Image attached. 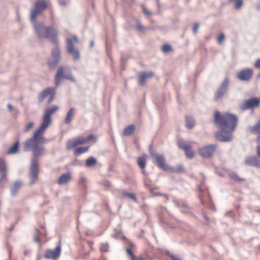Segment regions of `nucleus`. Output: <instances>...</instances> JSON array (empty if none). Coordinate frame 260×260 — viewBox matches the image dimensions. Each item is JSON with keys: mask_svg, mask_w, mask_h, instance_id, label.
I'll use <instances>...</instances> for the list:
<instances>
[{"mask_svg": "<svg viewBox=\"0 0 260 260\" xmlns=\"http://www.w3.org/2000/svg\"><path fill=\"white\" fill-rule=\"evenodd\" d=\"M49 126V109L45 111L43 122L33 133L31 138L28 139L24 143L23 149L26 151L31 149L34 155L38 157L44 153V148L41 145L46 142L44 134Z\"/></svg>", "mask_w": 260, "mask_h": 260, "instance_id": "obj_1", "label": "nucleus"}, {"mask_svg": "<svg viewBox=\"0 0 260 260\" xmlns=\"http://www.w3.org/2000/svg\"><path fill=\"white\" fill-rule=\"evenodd\" d=\"M214 121L221 129V132L215 134L216 139L221 142L231 141L232 139V133L237 126V116L228 113L221 114L216 111L214 113Z\"/></svg>", "mask_w": 260, "mask_h": 260, "instance_id": "obj_2", "label": "nucleus"}, {"mask_svg": "<svg viewBox=\"0 0 260 260\" xmlns=\"http://www.w3.org/2000/svg\"><path fill=\"white\" fill-rule=\"evenodd\" d=\"M50 43L54 44L55 47L52 50L51 55L52 58L50 61V66H56L61 59L60 49L57 44L58 40L57 38V31L56 28L54 27L50 26Z\"/></svg>", "mask_w": 260, "mask_h": 260, "instance_id": "obj_3", "label": "nucleus"}, {"mask_svg": "<svg viewBox=\"0 0 260 260\" xmlns=\"http://www.w3.org/2000/svg\"><path fill=\"white\" fill-rule=\"evenodd\" d=\"M38 39L40 41L48 40L49 38V26L47 21L38 20L32 24Z\"/></svg>", "mask_w": 260, "mask_h": 260, "instance_id": "obj_4", "label": "nucleus"}, {"mask_svg": "<svg viewBox=\"0 0 260 260\" xmlns=\"http://www.w3.org/2000/svg\"><path fill=\"white\" fill-rule=\"evenodd\" d=\"M63 79H68L73 82L76 80L71 74V69L69 66H60L55 75V84L59 86Z\"/></svg>", "mask_w": 260, "mask_h": 260, "instance_id": "obj_5", "label": "nucleus"}, {"mask_svg": "<svg viewBox=\"0 0 260 260\" xmlns=\"http://www.w3.org/2000/svg\"><path fill=\"white\" fill-rule=\"evenodd\" d=\"M47 3L43 1L35 3L34 8L30 10V21L32 24L37 22L36 18L42 15L43 12L47 8Z\"/></svg>", "mask_w": 260, "mask_h": 260, "instance_id": "obj_6", "label": "nucleus"}, {"mask_svg": "<svg viewBox=\"0 0 260 260\" xmlns=\"http://www.w3.org/2000/svg\"><path fill=\"white\" fill-rule=\"evenodd\" d=\"M78 42V39L76 37H73L69 38L67 41V49L69 53L73 57L75 60H78L80 58V53L78 49H75L74 46Z\"/></svg>", "mask_w": 260, "mask_h": 260, "instance_id": "obj_7", "label": "nucleus"}, {"mask_svg": "<svg viewBox=\"0 0 260 260\" xmlns=\"http://www.w3.org/2000/svg\"><path fill=\"white\" fill-rule=\"evenodd\" d=\"M150 154L155 159V162L158 167L167 171H174L173 168L165 164V157L164 155L158 154L153 151H150Z\"/></svg>", "mask_w": 260, "mask_h": 260, "instance_id": "obj_8", "label": "nucleus"}, {"mask_svg": "<svg viewBox=\"0 0 260 260\" xmlns=\"http://www.w3.org/2000/svg\"><path fill=\"white\" fill-rule=\"evenodd\" d=\"M38 162L36 158H34L31 161L30 167L29 179L30 184L32 185L38 179L39 167Z\"/></svg>", "mask_w": 260, "mask_h": 260, "instance_id": "obj_9", "label": "nucleus"}, {"mask_svg": "<svg viewBox=\"0 0 260 260\" xmlns=\"http://www.w3.org/2000/svg\"><path fill=\"white\" fill-rule=\"evenodd\" d=\"M260 104V100L256 98H253L249 100L245 101L240 105V108L242 111H245L247 109L257 107Z\"/></svg>", "mask_w": 260, "mask_h": 260, "instance_id": "obj_10", "label": "nucleus"}, {"mask_svg": "<svg viewBox=\"0 0 260 260\" xmlns=\"http://www.w3.org/2000/svg\"><path fill=\"white\" fill-rule=\"evenodd\" d=\"M253 71L250 68H246L241 70L237 74V78L242 81H249L252 76Z\"/></svg>", "mask_w": 260, "mask_h": 260, "instance_id": "obj_11", "label": "nucleus"}, {"mask_svg": "<svg viewBox=\"0 0 260 260\" xmlns=\"http://www.w3.org/2000/svg\"><path fill=\"white\" fill-rule=\"evenodd\" d=\"M215 150V146L210 145L200 148L199 153L203 157L207 158L212 156Z\"/></svg>", "mask_w": 260, "mask_h": 260, "instance_id": "obj_12", "label": "nucleus"}, {"mask_svg": "<svg viewBox=\"0 0 260 260\" xmlns=\"http://www.w3.org/2000/svg\"><path fill=\"white\" fill-rule=\"evenodd\" d=\"M229 84V80L228 79H225L222 83L221 84V86L217 91L215 95V99L216 100H218L220 99L226 92L228 88Z\"/></svg>", "mask_w": 260, "mask_h": 260, "instance_id": "obj_13", "label": "nucleus"}, {"mask_svg": "<svg viewBox=\"0 0 260 260\" xmlns=\"http://www.w3.org/2000/svg\"><path fill=\"white\" fill-rule=\"evenodd\" d=\"M85 144V141L82 138L78 137L77 139L69 140L66 144V148L68 150H71L75 148L78 145Z\"/></svg>", "mask_w": 260, "mask_h": 260, "instance_id": "obj_14", "label": "nucleus"}, {"mask_svg": "<svg viewBox=\"0 0 260 260\" xmlns=\"http://www.w3.org/2000/svg\"><path fill=\"white\" fill-rule=\"evenodd\" d=\"M73 179L72 174L68 172L62 174L60 176L57 180V183L60 185H64L69 183Z\"/></svg>", "mask_w": 260, "mask_h": 260, "instance_id": "obj_15", "label": "nucleus"}, {"mask_svg": "<svg viewBox=\"0 0 260 260\" xmlns=\"http://www.w3.org/2000/svg\"><path fill=\"white\" fill-rule=\"evenodd\" d=\"M245 162L247 165L260 168V160L255 156H250L247 157L245 160Z\"/></svg>", "mask_w": 260, "mask_h": 260, "instance_id": "obj_16", "label": "nucleus"}, {"mask_svg": "<svg viewBox=\"0 0 260 260\" xmlns=\"http://www.w3.org/2000/svg\"><path fill=\"white\" fill-rule=\"evenodd\" d=\"M154 76L152 72H144L140 75L139 83L141 86L143 85L145 83Z\"/></svg>", "mask_w": 260, "mask_h": 260, "instance_id": "obj_17", "label": "nucleus"}, {"mask_svg": "<svg viewBox=\"0 0 260 260\" xmlns=\"http://www.w3.org/2000/svg\"><path fill=\"white\" fill-rule=\"evenodd\" d=\"M61 249V244H58L54 249L50 250V258H52L54 260L58 259L60 255Z\"/></svg>", "mask_w": 260, "mask_h": 260, "instance_id": "obj_18", "label": "nucleus"}, {"mask_svg": "<svg viewBox=\"0 0 260 260\" xmlns=\"http://www.w3.org/2000/svg\"><path fill=\"white\" fill-rule=\"evenodd\" d=\"M7 168L6 166V163L4 159L0 158V174L1 176L0 177V182L4 180L6 175Z\"/></svg>", "mask_w": 260, "mask_h": 260, "instance_id": "obj_19", "label": "nucleus"}, {"mask_svg": "<svg viewBox=\"0 0 260 260\" xmlns=\"http://www.w3.org/2000/svg\"><path fill=\"white\" fill-rule=\"evenodd\" d=\"M22 183L19 181L16 182L12 186L11 188V193L12 196H15L17 194L18 190L21 186Z\"/></svg>", "mask_w": 260, "mask_h": 260, "instance_id": "obj_20", "label": "nucleus"}, {"mask_svg": "<svg viewBox=\"0 0 260 260\" xmlns=\"http://www.w3.org/2000/svg\"><path fill=\"white\" fill-rule=\"evenodd\" d=\"M249 131L251 134L260 133V119L255 125L249 127Z\"/></svg>", "mask_w": 260, "mask_h": 260, "instance_id": "obj_21", "label": "nucleus"}, {"mask_svg": "<svg viewBox=\"0 0 260 260\" xmlns=\"http://www.w3.org/2000/svg\"><path fill=\"white\" fill-rule=\"evenodd\" d=\"M135 129V126L134 125H129L124 129L123 135L125 136L131 135L134 133Z\"/></svg>", "mask_w": 260, "mask_h": 260, "instance_id": "obj_22", "label": "nucleus"}, {"mask_svg": "<svg viewBox=\"0 0 260 260\" xmlns=\"http://www.w3.org/2000/svg\"><path fill=\"white\" fill-rule=\"evenodd\" d=\"M195 125L194 119L192 117H186V126L189 128L191 129Z\"/></svg>", "mask_w": 260, "mask_h": 260, "instance_id": "obj_23", "label": "nucleus"}, {"mask_svg": "<svg viewBox=\"0 0 260 260\" xmlns=\"http://www.w3.org/2000/svg\"><path fill=\"white\" fill-rule=\"evenodd\" d=\"M48 96L49 88H46L39 94L38 96L39 101L41 103L43 102Z\"/></svg>", "mask_w": 260, "mask_h": 260, "instance_id": "obj_24", "label": "nucleus"}, {"mask_svg": "<svg viewBox=\"0 0 260 260\" xmlns=\"http://www.w3.org/2000/svg\"><path fill=\"white\" fill-rule=\"evenodd\" d=\"M97 162L96 159L93 157H89L86 159L85 165L87 167H91L94 166Z\"/></svg>", "mask_w": 260, "mask_h": 260, "instance_id": "obj_25", "label": "nucleus"}, {"mask_svg": "<svg viewBox=\"0 0 260 260\" xmlns=\"http://www.w3.org/2000/svg\"><path fill=\"white\" fill-rule=\"evenodd\" d=\"M89 147H78L74 151V154L76 155H79L83 153H84L88 151Z\"/></svg>", "mask_w": 260, "mask_h": 260, "instance_id": "obj_26", "label": "nucleus"}, {"mask_svg": "<svg viewBox=\"0 0 260 260\" xmlns=\"http://www.w3.org/2000/svg\"><path fill=\"white\" fill-rule=\"evenodd\" d=\"M146 159L145 156L140 157L138 159V165L142 169H144L146 166Z\"/></svg>", "mask_w": 260, "mask_h": 260, "instance_id": "obj_27", "label": "nucleus"}, {"mask_svg": "<svg viewBox=\"0 0 260 260\" xmlns=\"http://www.w3.org/2000/svg\"><path fill=\"white\" fill-rule=\"evenodd\" d=\"M74 109L73 108L70 109V110L68 112L66 118V123H69L71 121L74 116Z\"/></svg>", "mask_w": 260, "mask_h": 260, "instance_id": "obj_28", "label": "nucleus"}, {"mask_svg": "<svg viewBox=\"0 0 260 260\" xmlns=\"http://www.w3.org/2000/svg\"><path fill=\"white\" fill-rule=\"evenodd\" d=\"M184 151L185 155L188 158L191 159L194 156V153L192 151L189 146H188L187 149L184 150Z\"/></svg>", "mask_w": 260, "mask_h": 260, "instance_id": "obj_29", "label": "nucleus"}, {"mask_svg": "<svg viewBox=\"0 0 260 260\" xmlns=\"http://www.w3.org/2000/svg\"><path fill=\"white\" fill-rule=\"evenodd\" d=\"M19 142H16L14 145L11 147L8 151L9 154H14L17 152L18 148Z\"/></svg>", "mask_w": 260, "mask_h": 260, "instance_id": "obj_30", "label": "nucleus"}, {"mask_svg": "<svg viewBox=\"0 0 260 260\" xmlns=\"http://www.w3.org/2000/svg\"><path fill=\"white\" fill-rule=\"evenodd\" d=\"M178 146L180 149L185 150L187 149L189 145L185 144V141L183 140H179L178 141Z\"/></svg>", "mask_w": 260, "mask_h": 260, "instance_id": "obj_31", "label": "nucleus"}, {"mask_svg": "<svg viewBox=\"0 0 260 260\" xmlns=\"http://www.w3.org/2000/svg\"><path fill=\"white\" fill-rule=\"evenodd\" d=\"M123 196L127 197L128 198L132 200L133 201L136 202L137 201V198L135 194L127 192H123Z\"/></svg>", "mask_w": 260, "mask_h": 260, "instance_id": "obj_32", "label": "nucleus"}, {"mask_svg": "<svg viewBox=\"0 0 260 260\" xmlns=\"http://www.w3.org/2000/svg\"><path fill=\"white\" fill-rule=\"evenodd\" d=\"M34 125V123L32 121H29L28 123H27L24 128V131L25 132H27L31 129Z\"/></svg>", "mask_w": 260, "mask_h": 260, "instance_id": "obj_33", "label": "nucleus"}, {"mask_svg": "<svg viewBox=\"0 0 260 260\" xmlns=\"http://www.w3.org/2000/svg\"><path fill=\"white\" fill-rule=\"evenodd\" d=\"M109 248V244L107 242H104L101 244L100 250L102 252H107Z\"/></svg>", "mask_w": 260, "mask_h": 260, "instance_id": "obj_34", "label": "nucleus"}, {"mask_svg": "<svg viewBox=\"0 0 260 260\" xmlns=\"http://www.w3.org/2000/svg\"><path fill=\"white\" fill-rule=\"evenodd\" d=\"M230 177L231 178H232L233 179H234V180L235 181H241L243 179H241V178H240L238 175L235 173H234V172H232L230 174Z\"/></svg>", "mask_w": 260, "mask_h": 260, "instance_id": "obj_35", "label": "nucleus"}, {"mask_svg": "<svg viewBox=\"0 0 260 260\" xmlns=\"http://www.w3.org/2000/svg\"><path fill=\"white\" fill-rule=\"evenodd\" d=\"M136 27L138 29L142 31L147 29L146 27L143 25L140 21L137 22Z\"/></svg>", "mask_w": 260, "mask_h": 260, "instance_id": "obj_36", "label": "nucleus"}, {"mask_svg": "<svg viewBox=\"0 0 260 260\" xmlns=\"http://www.w3.org/2000/svg\"><path fill=\"white\" fill-rule=\"evenodd\" d=\"M171 47L170 45L165 44L162 47V51L164 53H167L171 50Z\"/></svg>", "mask_w": 260, "mask_h": 260, "instance_id": "obj_37", "label": "nucleus"}, {"mask_svg": "<svg viewBox=\"0 0 260 260\" xmlns=\"http://www.w3.org/2000/svg\"><path fill=\"white\" fill-rule=\"evenodd\" d=\"M81 138H82L83 140H84L85 143H86L89 141L92 140L94 139V136L92 135H90L86 138L81 137Z\"/></svg>", "mask_w": 260, "mask_h": 260, "instance_id": "obj_38", "label": "nucleus"}, {"mask_svg": "<svg viewBox=\"0 0 260 260\" xmlns=\"http://www.w3.org/2000/svg\"><path fill=\"white\" fill-rule=\"evenodd\" d=\"M243 0H237L235 4V8L237 9H240L243 5Z\"/></svg>", "mask_w": 260, "mask_h": 260, "instance_id": "obj_39", "label": "nucleus"}, {"mask_svg": "<svg viewBox=\"0 0 260 260\" xmlns=\"http://www.w3.org/2000/svg\"><path fill=\"white\" fill-rule=\"evenodd\" d=\"M224 40V35L223 33H221L217 39L218 44H221Z\"/></svg>", "mask_w": 260, "mask_h": 260, "instance_id": "obj_40", "label": "nucleus"}, {"mask_svg": "<svg viewBox=\"0 0 260 260\" xmlns=\"http://www.w3.org/2000/svg\"><path fill=\"white\" fill-rule=\"evenodd\" d=\"M50 101L53 98L55 94V91L54 88H50Z\"/></svg>", "mask_w": 260, "mask_h": 260, "instance_id": "obj_41", "label": "nucleus"}, {"mask_svg": "<svg viewBox=\"0 0 260 260\" xmlns=\"http://www.w3.org/2000/svg\"><path fill=\"white\" fill-rule=\"evenodd\" d=\"M173 170H174V171H173L172 172L180 173L183 171V167L181 165H179L177 166L176 169L173 168Z\"/></svg>", "mask_w": 260, "mask_h": 260, "instance_id": "obj_42", "label": "nucleus"}, {"mask_svg": "<svg viewBox=\"0 0 260 260\" xmlns=\"http://www.w3.org/2000/svg\"><path fill=\"white\" fill-rule=\"evenodd\" d=\"M58 110V107L57 106H54L51 108H50V115Z\"/></svg>", "mask_w": 260, "mask_h": 260, "instance_id": "obj_43", "label": "nucleus"}, {"mask_svg": "<svg viewBox=\"0 0 260 260\" xmlns=\"http://www.w3.org/2000/svg\"><path fill=\"white\" fill-rule=\"evenodd\" d=\"M86 182V179L84 177H81L79 180V183L84 184Z\"/></svg>", "mask_w": 260, "mask_h": 260, "instance_id": "obj_44", "label": "nucleus"}, {"mask_svg": "<svg viewBox=\"0 0 260 260\" xmlns=\"http://www.w3.org/2000/svg\"><path fill=\"white\" fill-rule=\"evenodd\" d=\"M254 66L257 69H260V58L256 60L255 62Z\"/></svg>", "mask_w": 260, "mask_h": 260, "instance_id": "obj_45", "label": "nucleus"}, {"mask_svg": "<svg viewBox=\"0 0 260 260\" xmlns=\"http://www.w3.org/2000/svg\"><path fill=\"white\" fill-rule=\"evenodd\" d=\"M59 1V4L61 6H66L68 4L67 2L63 1L62 0H58Z\"/></svg>", "mask_w": 260, "mask_h": 260, "instance_id": "obj_46", "label": "nucleus"}, {"mask_svg": "<svg viewBox=\"0 0 260 260\" xmlns=\"http://www.w3.org/2000/svg\"><path fill=\"white\" fill-rule=\"evenodd\" d=\"M132 260H145L144 258L142 256H139L138 257L133 256L132 257Z\"/></svg>", "mask_w": 260, "mask_h": 260, "instance_id": "obj_47", "label": "nucleus"}, {"mask_svg": "<svg viewBox=\"0 0 260 260\" xmlns=\"http://www.w3.org/2000/svg\"><path fill=\"white\" fill-rule=\"evenodd\" d=\"M199 24H195L193 27V31L194 33H196L198 30L199 28Z\"/></svg>", "mask_w": 260, "mask_h": 260, "instance_id": "obj_48", "label": "nucleus"}, {"mask_svg": "<svg viewBox=\"0 0 260 260\" xmlns=\"http://www.w3.org/2000/svg\"><path fill=\"white\" fill-rule=\"evenodd\" d=\"M127 253L132 256V258L133 257V256H135L133 254L132 251L131 249L127 248L126 249Z\"/></svg>", "mask_w": 260, "mask_h": 260, "instance_id": "obj_49", "label": "nucleus"}, {"mask_svg": "<svg viewBox=\"0 0 260 260\" xmlns=\"http://www.w3.org/2000/svg\"><path fill=\"white\" fill-rule=\"evenodd\" d=\"M256 153L258 156L260 157V145H258L256 148Z\"/></svg>", "mask_w": 260, "mask_h": 260, "instance_id": "obj_50", "label": "nucleus"}, {"mask_svg": "<svg viewBox=\"0 0 260 260\" xmlns=\"http://www.w3.org/2000/svg\"><path fill=\"white\" fill-rule=\"evenodd\" d=\"M143 12L146 14V15H148V14H150V13L149 11H148L146 8H145L144 7H143Z\"/></svg>", "mask_w": 260, "mask_h": 260, "instance_id": "obj_51", "label": "nucleus"}, {"mask_svg": "<svg viewBox=\"0 0 260 260\" xmlns=\"http://www.w3.org/2000/svg\"><path fill=\"white\" fill-rule=\"evenodd\" d=\"M172 259L173 260H182L181 259H180V258L178 257H176L175 256H173L172 257Z\"/></svg>", "mask_w": 260, "mask_h": 260, "instance_id": "obj_52", "label": "nucleus"}, {"mask_svg": "<svg viewBox=\"0 0 260 260\" xmlns=\"http://www.w3.org/2000/svg\"><path fill=\"white\" fill-rule=\"evenodd\" d=\"M34 240H35V241L36 242H38L39 241V237L38 236L36 237L35 238Z\"/></svg>", "mask_w": 260, "mask_h": 260, "instance_id": "obj_53", "label": "nucleus"}, {"mask_svg": "<svg viewBox=\"0 0 260 260\" xmlns=\"http://www.w3.org/2000/svg\"><path fill=\"white\" fill-rule=\"evenodd\" d=\"M8 108L9 109L10 111H11L12 110V109H13V107H12V105H10V104H9L8 105Z\"/></svg>", "mask_w": 260, "mask_h": 260, "instance_id": "obj_54", "label": "nucleus"}, {"mask_svg": "<svg viewBox=\"0 0 260 260\" xmlns=\"http://www.w3.org/2000/svg\"><path fill=\"white\" fill-rule=\"evenodd\" d=\"M94 45V42L93 41H91L90 42V46L91 47H93Z\"/></svg>", "mask_w": 260, "mask_h": 260, "instance_id": "obj_55", "label": "nucleus"}, {"mask_svg": "<svg viewBox=\"0 0 260 260\" xmlns=\"http://www.w3.org/2000/svg\"><path fill=\"white\" fill-rule=\"evenodd\" d=\"M45 256L47 258H49V253L47 252L46 253Z\"/></svg>", "mask_w": 260, "mask_h": 260, "instance_id": "obj_56", "label": "nucleus"}, {"mask_svg": "<svg viewBox=\"0 0 260 260\" xmlns=\"http://www.w3.org/2000/svg\"><path fill=\"white\" fill-rule=\"evenodd\" d=\"M257 78H260V72L257 75Z\"/></svg>", "mask_w": 260, "mask_h": 260, "instance_id": "obj_57", "label": "nucleus"}, {"mask_svg": "<svg viewBox=\"0 0 260 260\" xmlns=\"http://www.w3.org/2000/svg\"><path fill=\"white\" fill-rule=\"evenodd\" d=\"M205 218L206 220L208 221L209 219L206 216H205Z\"/></svg>", "mask_w": 260, "mask_h": 260, "instance_id": "obj_58", "label": "nucleus"}, {"mask_svg": "<svg viewBox=\"0 0 260 260\" xmlns=\"http://www.w3.org/2000/svg\"><path fill=\"white\" fill-rule=\"evenodd\" d=\"M258 139L260 140V135L258 136Z\"/></svg>", "mask_w": 260, "mask_h": 260, "instance_id": "obj_59", "label": "nucleus"}]
</instances>
